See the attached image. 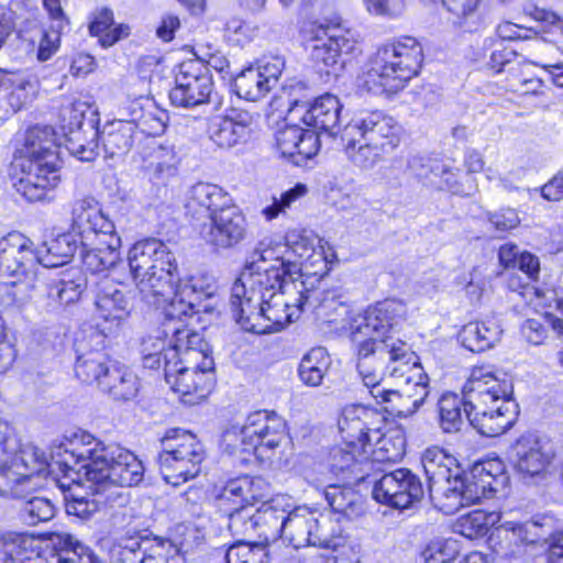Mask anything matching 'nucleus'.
I'll use <instances>...</instances> for the list:
<instances>
[{"mask_svg":"<svg viewBox=\"0 0 563 563\" xmlns=\"http://www.w3.org/2000/svg\"><path fill=\"white\" fill-rule=\"evenodd\" d=\"M65 449L62 463L65 477L73 482L86 479L97 485L135 486L142 482L144 467L131 451L115 444H104L89 433H82Z\"/></svg>","mask_w":563,"mask_h":563,"instance_id":"obj_1","label":"nucleus"},{"mask_svg":"<svg viewBox=\"0 0 563 563\" xmlns=\"http://www.w3.org/2000/svg\"><path fill=\"white\" fill-rule=\"evenodd\" d=\"M55 132L47 125L26 130L11 164L12 186L29 201H41L60 183Z\"/></svg>","mask_w":563,"mask_h":563,"instance_id":"obj_2","label":"nucleus"},{"mask_svg":"<svg viewBox=\"0 0 563 563\" xmlns=\"http://www.w3.org/2000/svg\"><path fill=\"white\" fill-rule=\"evenodd\" d=\"M175 346L165 354V379L188 405L206 399L214 386L209 344L190 329H173Z\"/></svg>","mask_w":563,"mask_h":563,"instance_id":"obj_3","label":"nucleus"},{"mask_svg":"<svg viewBox=\"0 0 563 563\" xmlns=\"http://www.w3.org/2000/svg\"><path fill=\"white\" fill-rule=\"evenodd\" d=\"M505 465L499 459L475 463L470 473L459 467L429 487L435 508L445 515H453L461 508L479 503L501 492L508 484Z\"/></svg>","mask_w":563,"mask_h":563,"instance_id":"obj_4","label":"nucleus"},{"mask_svg":"<svg viewBox=\"0 0 563 563\" xmlns=\"http://www.w3.org/2000/svg\"><path fill=\"white\" fill-rule=\"evenodd\" d=\"M406 314L402 301L386 299L354 318L350 330L357 356H378L382 362L391 363L410 356L408 345L389 334L405 321Z\"/></svg>","mask_w":563,"mask_h":563,"instance_id":"obj_5","label":"nucleus"},{"mask_svg":"<svg viewBox=\"0 0 563 563\" xmlns=\"http://www.w3.org/2000/svg\"><path fill=\"white\" fill-rule=\"evenodd\" d=\"M422 59V47L416 38H398L377 49L367 70L357 76L356 87L374 95L396 93L418 75Z\"/></svg>","mask_w":563,"mask_h":563,"instance_id":"obj_6","label":"nucleus"},{"mask_svg":"<svg viewBox=\"0 0 563 563\" xmlns=\"http://www.w3.org/2000/svg\"><path fill=\"white\" fill-rule=\"evenodd\" d=\"M73 225L79 230L81 260L88 271L101 273L119 262L121 239L97 201L91 198L75 201Z\"/></svg>","mask_w":563,"mask_h":563,"instance_id":"obj_7","label":"nucleus"},{"mask_svg":"<svg viewBox=\"0 0 563 563\" xmlns=\"http://www.w3.org/2000/svg\"><path fill=\"white\" fill-rule=\"evenodd\" d=\"M128 262L136 289L148 305H159L173 290L177 263L169 247L159 240L147 239L133 244Z\"/></svg>","mask_w":563,"mask_h":563,"instance_id":"obj_8","label":"nucleus"},{"mask_svg":"<svg viewBox=\"0 0 563 563\" xmlns=\"http://www.w3.org/2000/svg\"><path fill=\"white\" fill-rule=\"evenodd\" d=\"M306 301L303 284L286 282L278 292L241 308L233 317L245 331L258 334L278 332L299 318Z\"/></svg>","mask_w":563,"mask_h":563,"instance_id":"obj_9","label":"nucleus"},{"mask_svg":"<svg viewBox=\"0 0 563 563\" xmlns=\"http://www.w3.org/2000/svg\"><path fill=\"white\" fill-rule=\"evenodd\" d=\"M286 438V421L273 411L260 410L249 415L243 426L227 430L223 442L230 454H240L244 462L252 454L261 460L271 459Z\"/></svg>","mask_w":563,"mask_h":563,"instance_id":"obj_10","label":"nucleus"},{"mask_svg":"<svg viewBox=\"0 0 563 563\" xmlns=\"http://www.w3.org/2000/svg\"><path fill=\"white\" fill-rule=\"evenodd\" d=\"M65 470L62 460L48 462L43 450L32 444L23 445L9 461L0 466V496L27 498L43 485V477Z\"/></svg>","mask_w":563,"mask_h":563,"instance_id":"obj_11","label":"nucleus"},{"mask_svg":"<svg viewBox=\"0 0 563 563\" xmlns=\"http://www.w3.org/2000/svg\"><path fill=\"white\" fill-rule=\"evenodd\" d=\"M162 448L157 462L167 484L179 486L198 476L206 452L196 435L181 429L168 430Z\"/></svg>","mask_w":563,"mask_h":563,"instance_id":"obj_12","label":"nucleus"},{"mask_svg":"<svg viewBox=\"0 0 563 563\" xmlns=\"http://www.w3.org/2000/svg\"><path fill=\"white\" fill-rule=\"evenodd\" d=\"M286 282L289 280L283 275L280 264L264 267L257 262H250L232 287L231 309L233 316L241 308L261 302L273 292H278L280 288H284Z\"/></svg>","mask_w":563,"mask_h":563,"instance_id":"obj_13","label":"nucleus"},{"mask_svg":"<svg viewBox=\"0 0 563 563\" xmlns=\"http://www.w3.org/2000/svg\"><path fill=\"white\" fill-rule=\"evenodd\" d=\"M68 544H73V536L59 533L43 550H38L33 537L9 532L0 537V563H59L62 550Z\"/></svg>","mask_w":563,"mask_h":563,"instance_id":"obj_14","label":"nucleus"},{"mask_svg":"<svg viewBox=\"0 0 563 563\" xmlns=\"http://www.w3.org/2000/svg\"><path fill=\"white\" fill-rule=\"evenodd\" d=\"M410 356L396 363L389 362L387 371L389 376L405 382L401 389H391L387 398L386 411L397 417H408L415 413L427 398V376L421 373L419 366L409 365Z\"/></svg>","mask_w":563,"mask_h":563,"instance_id":"obj_15","label":"nucleus"},{"mask_svg":"<svg viewBox=\"0 0 563 563\" xmlns=\"http://www.w3.org/2000/svg\"><path fill=\"white\" fill-rule=\"evenodd\" d=\"M285 526L283 538L296 549L336 547L335 534L328 529L331 521L306 506L290 507Z\"/></svg>","mask_w":563,"mask_h":563,"instance_id":"obj_16","label":"nucleus"},{"mask_svg":"<svg viewBox=\"0 0 563 563\" xmlns=\"http://www.w3.org/2000/svg\"><path fill=\"white\" fill-rule=\"evenodd\" d=\"M463 394L467 397V405H505L515 401L512 398L514 384L511 377L494 369L489 365L475 366L464 384Z\"/></svg>","mask_w":563,"mask_h":563,"instance_id":"obj_17","label":"nucleus"},{"mask_svg":"<svg viewBox=\"0 0 563 563\" xmlns=\"http://www.w3.org/2000/svg\"><path fill=\"white\" fill-rule=\"evenodd\" d=\"M213 81L207 67L198 59L178 66L169 99L176 107L194 108L211 101Z\"/></svg>","mask_w":563,"mask_h":563,"instance_id":"obj_18","label":"nucleus"},{"mask_svg":"<svg viewBox=\"0 0 563 563\" xmlns=\"http://www.w3.org/2000/svg\"><path fill=\"white\" fill-rule=\"evenodd\" d=\"M111 563H186L180 550L169 541L142 537L120 539L110 551Z\"/></svg>","mask_w":563,"mask_h":563,"instance_id":"obj_19","label":"nucleus"},{"mask_svg":"<svg viewBox=\"0 0 563 563\" xmlns=\"http://www.w3.org/2000/svg\"><path fill=\"white\" fill-rule=\"evenodd\" d=\"M38 256L32 250V242L19 232L9 233L0 240V278L10 285L31 283Z\"/></svg>","mask_w":563,"mask_h":563,"instance_id":"obj_20","label":"nucleus"},{"mask_svg":"<svg viewBox=\"0 0 563 563\" xmlns=\"http://www.w3.org/2000/svg\"><path fill=\"white\" fill-rule=\"evenodd\" d=\"M545 538V530L537 520H503L489 538L490 548L503 558H520L530 545Z\"/></svg>","mask_w":563,"mask_h":563,"instance_id":"obj_21","label":"nucleus"},{"mask_svg":"<svg viewBox=\"0 0 563 563\" xmlns=\"http://www.w3.org/2000/svg\"><path fill=\"white\" fill-rule=\"evenodd\" d=\"M373 497L382 504L398 509H407L424 497L420 477L408 468L385 473L373 487Z\"/></svg>","mask_w":563,"mask_h":563,"instance_id":"obj_22","label":"nucleus"},{"mask_svg":"<svg viewBox=\"0 0 563 563\" xmlns=\"http://www.w3.org/2000/svg\"><path fill=\"white\" fill-rule=\"evenodd\" d=\"M338 427L346 446L356 445L362 452L371 449L373 437L378 434L379 428L386 427V421L384 415L376 409L351 405L343 409Z\"/></svg>","mask_w":563,"mask_h":563,"instance_id":"obj_23","label":"nucleus"},{"mask_svg":"<svg viewBox=\"0 0 563 563\" xmlns=\"http://www.w3.org/2000/svg\"><path fill=\"white\" fill-rule=\"evenodd\" d=\"M344 130L390 153L398 147L402 135L401 125L393 117L378 110L361 111Z\"/></svg>","mask_w":563,"mask_h":563,"instance_id":"obj_24","label":"nucleus"},{"mask_svg":"<svg viewBox=\"0 0 563 563\" xmlns=\"http://www.w3.org/2000/svg\"><path fill=\"white\" fill-rule=\"evenodd\" d=\"M200 234L207 243L216 247H233L246 238V218L242 210L231 201L224 208L209 216V221L203 223Z\"/></svg>","mask_w":563,"mask_h":563,"instance_id":"obj_25","label":"nucleus"},{"mask_svg":"<svg viewBox=\"0 0 563 563\" xmlns=\"http://www.w3.org/2000/svg\"><path fill=\"white\" fill-rule=\"evenodd\" d=\"M284 68V58L272 56L262 59L256 67L244 69L234 80L238 96L250 101L264 98L277 85Z\"/></svg>","mask_w":563,"mask_h":563,"instance_id":"obj_26","label":"nucleus"},{"mask_svg":"<svg viewBox=\"0 0 563 563\" xmlns=\"http://www.w3.org/2000/svg\"><path fill=\"white\" fill-rule=\"evenodd\" d=\"M107 334L91 333L88 340H77L75 374L86 384L102 385V379L109 374L112 366L104 352V338Z\"/></svg>","mask_w":563,"mask_h":563,"instance_id":"obj_27","label":"nucleus"},{"mask_svg":"<svg viewBox=\"0 0 563 563\" xmlns=\"http://www.w3.org/2000/svg\"><path fill=\"white\" fill-rule=\"evenodd\" d=\"M214 286L201 277L179 279L174 296L166 307L165 314L168 319L181 320L183 317L192 316L201 310L209 312L211 308L203 301L211 298Z\"/></svg>","mask_w":563,"mask_h":563,"instance_id":"obj_28","label":"nucleus"},{"mask_svg":"<svg viewBox=\"0 0 563 563\" xmlns=\"http://www.w3.org/2000/svg\"><path fill=\"white\" fill-rule=\"evenodd\" d=\"M95 305L96 319L104 322L97 323L100 331L95 333L112 332L131 312L130 298L113 280L106 279L98 285Z\"/></svg>","mask_w":563,"mask_h":563,"instance_id":"obj_29","label":"nucleus"},{"mask_svg":"<svg viewBox=\"0 0 563 563\" xmlns=\"http://www.w3.org/2000/svg\"><path fill=\"white\" fill-rule=\"evenodd\" d=\"M538 295L545 310L538 317L528 319L522 325V334L532 344H541L548 336L549 328L558 335L563 334V294L556 288Z\"/></svg>","mask_w":563,"mask_h":563,"instance_id":"obj_30","label":"nucleus"},{"mask_svg":"<svg viewBox=\"0 0 563 563\" xmlns=\"http://www.w3.org/2000/svg\"><path fill=\"white\" fill-rule=\"evenodd\" d=\"M465 416L470 423L485 437H497L510 429L518 416L516 401H506L505 405L488 406L467 405Z\"/></svg>","mask_w":563,"mask_h":563,"instance_id":"obj_31","label":"nucleus"},{"mask_svg":"<svg viewBox=\"0 0 563 563\" xmlns=\"http://www.w3.org/2000/svg\"><path fill=\"white\" fill-rule=\"evenodd\" d=\"M512 451L515 468L529 477L544 474L554 457L549 444L533 433L522 434L515 442Z\"/></svg>","mask_w":563,"mask_h":563,"instance_id":"obj_32","label":"nucleus"},{"mask_svg":"<svg viewBox=\"0 0 563 563\" xmlns=\"http://www.w3.org/2000/svg\"><path fill=\"white\" fill-rule=\"evenodd\" d=\"M276 148L282 156L295 165H301L313 157L320 147L319 132L298 125H286L276 132Z\"/></svg>","mask_w":563,"mask_h":563,"instance_id":"obj_33","label":"nucleus"},{"mask_svg":"<svg viewBox=\"0 0 563 563\" xmlns=\"http://www.w3.org/2000/svg\"><path fill=\"white\" fill-rule=\"evenodd\" d=\"M269 484L262 477L240 476L227 482L217 496L220 507L227 511L250 508L249 506L266 497Z\"/></svg>","mask_w":563,"mask_h":563,"instance_id":"obj_34","label":"nucleus"},{"mask_svg":"<svg viewBox=\"0 0 563 563\" xmlns=\"http://www.w3.org/2000/svg\"><path fill=\"white\" fill-rule=\"evenodd\" d=\"M356 48V41L349 31L333 29L327 38H316L311 48L312 60L323 66L327 73L336 71L345 64V56Z\"/></svg>","mask_w":563,"mask_h":563,"instance_id":"obj_35","label":"nucleus"},{"mask_svg":"<svg viewBox=\"0 0 563 563\" xmlns=\"http://www.w3.org/2000/svg\"><path fill=\"white\" fill-rule=\"evenodd\" d=\"M252 121V115L245 111L214 118L209 124V137L222 150L232 148L247 141Z\"/></svg>","mask_w":563,"mask_h":563,"instance_id":"obj_36","label":"nucleus"},{"mask_svg":"<svg viewBox=\"0 0 563 563\" xmlns=\"http://www.w3.org/2000/svg\"><path fill=\"white\" fill-rule=\"evenodd\" d=\"M0 88L7 91V102L14 111L27 108L37 97L40 81L26 69L10 71L0 68Z\"/></svg>","mask_w":563,"mask_h":563,"instance_id":"obj_37","label":"nucleus"},{"mask_svg":"<svg viewBox=\"0 0 563 563\" xmlns=\"http://www.w3.org/2000/svg\"><path fill=\"white\" fill-rule=\"evenodd\" d=\"M341 109L342 106L338 97L325 93L305 109L301 120L306 125L313 128V131L332 136L336 133L339 126Z\"/></svg>","mask_w":563,"mask_h":563,"instance_id":"obj_38","label":"nucleus"},{"mask_svg":"<svg viewBox=\"0 0 563 563\" xmlns=\"http://www.w3.org/2000/svg\"><path fill=\"white\" fill-rule=\"evenodd\" d=\"M137 134L136 120H114L104 125L100 139L109 157H121L130 152Z\"/></svg>","mask_w":563,"mask_h":563,"instance_id":"obj_39","label":"nucleus"},{"mask_svg":"<svg viewBox=\"0 0 563 563\" xmlns=\"http://www.w3.org/2000/svg\"><path fill=\"white\" fill-rule=\"evenodd\" d=\"M503 330L495 320L475 321L465 324L459 333L462 345L475 353L495 346L500 341Z\"/></svg>","mask_w":563,"mask_h":563,"instance_id":"obj_40","label":"nucleus"},{"mask_svg":"<svg viewBox=\"0 0 563 563\" xmlns=\"http://www.w3.org/2000/svg\"><path fill=\"white\" fill-rule=\"evenodd\" d=\"M139 377L128 367L112 366L100 389L115 401L133 400L140 391Z\"/></svg>","mask_w":563,"mask_h":563,"instance_id":"obj_41","label":"nucleus"},{"mask_svg":"<svg viewBox=\"0 0 563 563\" xmlns=\"http://www.w3.org/2000/svg\"><path fill=\"white\" fill-rule=\"evenodd\" d=\"M80 246V233L74 229L57 235L45 243V254L38 256V262L45 267H57L69 262Z\"/></svg>","mask_w":563,"mask_h":563,"instance_id":"obj_42","label":"nucleus"},{"mask_svg":"<svg viewBox=\"0 0 563 563\" xmlns=\"http://www.w3.org/2000/svg\"><path fill=\"white\" fill-rule=\"evenodd\" d=\"M355 134H349L343 130L342 141L344 142V152L347 159L356 167L362 169H372L379 163L385 154L389 152L377 148L371 142L356 137Z\"/></svg>","mask_w":563,"mask_h":563,"instance_id":"obj_43","label":"nucleus"},{"mask_svg":"<svg viewBox=\"0 0 563 563\" xmlns=\"http://www.w3.org/2000/svg\"><path fill=\"white\" fill-rule=\"evenodd\" d=\"M406 440L400 430L383 432L379 428L378 434L373 437L369 449V460L374 462H397L405 455Z\"/></svg>","mask_w":563,"mask_h":563,"instance_id":"obj_44","label":"nucleus"},{"mask_svg":"<svg viewBox=\"0 0 563 563\" xmlns=\"http://www.w3.org/2000/svg\"><path fill=\"white\" fill-rule=\"evenodd\" d=\"M231 201L229 195L221 187L210 183H197L189 190L187 208L189 210L202 208L210 216Z\"/></svg>","mask_w":563,"mask_h":563,"instance_id":"obj_45","label":"nucleus"},{"mask_svg":"<svg viewBox=\"0 0 563 563\" xmlns=\"http://www.w3.org/2000/svg\"><path fill=\"white\" fill-rule=\"evenodd\" d=\"M386 366L389 362H382L378 356H357V371L363 380L364 386L369 389V394L379 404L387 406L388 394L391 388L382 386L383 380V365Z\"/></svg>","mask_w":563,"mask_h":563,"instance_id":"obj_46","label":"nucleus"},{"mask_svg":"<svg viewBox=\"0 0 563 563\" xmlns=\"http://www.w3.org/2000/svg\"><path fill=\"white\" fill-rule=\"evenodd\" d=\"M89 31L91 35L99 38V43L106 48L128 37L130 34L129 25H114L113 13L107 8H102L93 13Z\"/></svg>","mask_w":563,"mask_h":563,"instance_id":"obj_47","label":"nucleus"},{"mask_svg":"<svg viewBox=\"0 0 563 563\" xmlns=\"http://www.w3.org/2000/svg\"><path fill=\"white\" fill-rule=\"evenodd\" d=\"M467 397L461 398L453 393L441 396L438 402L440 428L445 433H456L464 426Z\"/></svg>","mask_w":563,"mask_h":563,"instance_id":"obj_48","label":"nucleus"},{"mask_svg":"<svg viewBox=\"0 0 563 563\" xmlns=\"http://www.w3.org/2000/svg\"><path fill=\"white\" fill-rule=\"evenodd\" d=\"M501 521V514L477 509L461 516L455 526V532L467 539H476L485 536L489 528Z\"/></svg>","mask_w":563,"mask_h":563,"instance_id":"obj_49","label":"nucleus"},{"mask_svg":"<svg viewBox=\"0 0 563 563\" xmlns=\"http://www.w3.org/2000/svg\"><path fill=\"white\" fill-rule=\"evenodd\" d=\"M330 357L327 350L318 346L303 355L298 367L300 380L308 386H319L329 368Z\"/></svg>","mask_w":563,"mask_h":563,"instance_id":"obj_50","label":"nucleus"},{"mask_svg":"<svg viewBox=\"0 0 563 563\" xmlns=\"http://www.w3.org/2000/svg\"><path fill=\"white\" fill-rule=\"evenodd\" d=\"M86 285L87 282L81 272L73 271L49 286L48 297L60 305H69L79 299Z\"/></svg>","mask_w":563,"mask_h":563,"instance_id":"obj_51","label":"nucleus"},{"mask_svg":"<svg viewBox=\"0 0 563 563\" xmlns=\"http://www.w3.org/2000/svg\"><path fill=\"white\" fill-rule=\"evenodd\" d=\"M421 462L429 479V487L454 470L451 466L454 462L453 457L437 446L427 449L422 454Z\"/></svg>","mask_w":563,"mask_h":563,"instance_id":"obj_52","label":"nucleus"},{"mask_svg":"<svg viewBox=\"0 0 563 563\" xmlns=\"http://www.w3.org/2000/svg\"><path fill=\"white\" fill-rule=\"evenodd\" d=\"M228 563H267L266 547L257 541H236L227 551Z\"/></svg>","mask_w":563,"mask_h":563,"instance_id":"obj_53","label":"nucleus"},{"mask_svg":"<svg viewBox=\"0 0 563 563\" xmlns=\"http://www.w3.org/2000/svg\"><path fill=\"white\" fill-rule=\"evenodd\" d=\"M228 529L238 541H256L255 514L251 508L229 510Z\"/></svg>","mask_w":563,"mask_h":563,"instance_id":"obj_54","label":"nucleus"},{"mask_svg":"<svg viewBox=\"0 0 563 563\" xmlns=\"http://www.w3.org/2000/svg\"><path fill=\"white\" fill-rule=\"evenodd\" d=\"M22 507L24 521L30 526L49 521L55 516V506L45 497L33 496L25 498Z\"/></svg>","mask_w":563,"mask_h":563,"instance_id":"obj_55","label":"nucleus"},{"mask_svg":"<svg viewBox=\"0 0 563 563\" xmlns=\"http://www.w3.org/2000/svg\"><path fill=\"white\" fill-rule=\"evenodd\" d=\"M289 510L290 504L288 499L283 496L272 498L256 509V511L271 523L273 529L278 530L282 536L284 534V527H286L285 523Z\"/></svg>","mask_w":563,"mask_h":563,"instance_id":"obj_56","label":"nucleus"},{"mask_svg":"<svg viewBox=\"0 0 563 563\" xmlns=\"http://www.w3.org/2000/svg\"><path fill=\"white\" fill-rule=\"evenodd\" d=\"M307 192L305 185L298 184L294 188L284 191L279 197H273L269 206L263 208L262 214L267 221L276 219L278 216L286 212L299 198L303 197Z\"/></svg>","mask_w":563,"mask_h":563,"instance_id":"obj_57","label":"nucleus"},{"mask_svg":"<svg viewBox=\"0 0 563 563\" xmlns=\"http://www.w3.org/2000/svg\"><path fill=\"white\" fill-rule=\"evenodd\" d=\"M325 499L335 512L350 515L358 500L357 494L349 487L332 485L324 492Z\"/></svg>","mask_w":563,"mask_h":563,"instance_id":"obj_58","label":"nucleus"},{"mask_svg":"<svg viewBox=\"0 0 563 563\" xmlns=\"http://www.w3.org/2000/svg\"><path fill=\"white\" fill-rule=\"evenodd\" d=\"M62 29L53 25L51 30H44L37 27L35 35L30 37V42L33 44L38 41L37 46V59L41 62L48 60L58 49L60 42Z\"/></svg>","mask_w":563,"mask_h":563,"instance_id":"obj_59","label":"nucleus"},{"mask_svg":"<svg viewBox=\"0 0 563 563\" xmlns=\"http://www.w3.org/2000/svg\"><path fill=\"white\" fill-rule=\"evenodd\" d=\"M332 467L335 471L344 472L352 470L356 464L369 461V450L360 451L358 448H347L343 442V446L333 450Z\"/></svg>","mask_w":563,"mask_h":563,"instance_id":"obj_60","label":"nucleus"},{"mask_svg":"<svg viewBox=\"0 0 563 563\" xmlns=\"http://www.w3.org/2000/svg\"><path fill=\"white\" fill-rule=\"evenodd\" d=\"M457 543L454 540L434 542L428 545L421 556L423 563H452L457 556Z\"/></svg>","mask_w":563,"mask_h":563,"instance_id":"obj_61","label":"nucleus"},{"mask_svg":"<svg viewBox=\"0 0 563 563\" xmlns=\"http://www.w3.org/2000/svg\"><path fill=\"white\" fill-rule=\"evenodd\" d=\"M93 137L98 135V132H92ZM84 135L80 130L71 131L70 136L67 140L66 147L71 155L82 162H91L97 156L98 145L95 139L88 142H84Z\"/></svg>","mask_w":563,"mask_h":563,"instance_id":"obj_62","label":"nucleus"},{"mask_svg":"<svg viewBox=\"0 0 563 563\" xmlns=\"http://www.w3.org/2000/svg\"><path fill=\"white\" fill-rule=\"evenodd\" d=\"M257 262L258 265H264V267L279 265L283 268V275H290L292 269L297 268V265L292 263L290 260L285 261L284 257L278 253L277 249L261 245L256 247L252 254V261Z\"/></svg>","mask_w":563,"mask_h":563,"instance_id":"obj_63","label":"nucleus"},{"mask_svg":"<svg viewBox=\"0 0 563 563\" xmlns=\"http://www.w3.org/2000/svg\"><path fill=\"white\" fill-rule=\"evenodd\" d=\"M100 505L95 497L70 495L66 497L65 509L69 516L87 520L99 510Z\"/></svg>","mask_w":563,"mask_h":563,"instance_id":"obj_64","label":"nucleus"}]
</instances>
